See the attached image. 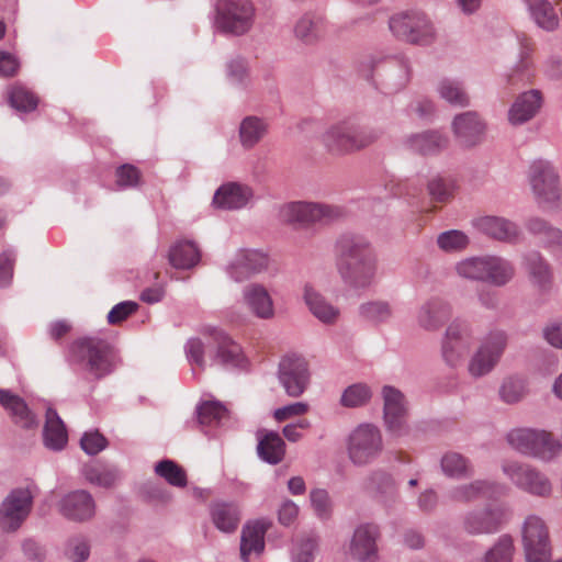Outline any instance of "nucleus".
Here are the masks:
<instances>
[{
    "instance_id": "nucleus-29",
    "label": "nucleus",
    "mask_w": 562,
    "mask_h": 562,
    "mask_svg": "<svg viewBox=\"0 0 562 562\" xmlns=\"http://www.w3.org/2000/svg\"><path fill=\"white\" fill-rule=\"evenodd\" d=\"M542 101V93L538 89L520 93L508 110V122L514 126L529 122L540 111Z\"/></svg>"
},
{
    "instance_id": "nucleus-40",
    "label": "nucleus",
    "mask_w": 562,
    "mask_h": 562,
    "mask_svg": "<svg viewBox=\"0 0 562 562\" xmlns=\"http://www.w3.org/2000/svg\"><path fill=\"white\" fill-rule=\"evenodd\" d=\"M257 452L262 461L279 464L285 456V442L278 432L268 431L259 439Z\"/></svg>"
},
{
    "instance_id": "nucleus-34",
    "label": "nucleus",
    "mask_w": 562,
    "mask_h": 562,
    "mask_svg": "<svg viewBox=\"0 0 562 562\" xmlns=\"http://www.w3.org/2000/svg\"><path fill=\"white\" fill-rule=\"evenodd\" d=\"M210 517L217 530L233 533L239 526L241 513L239 506L229 502H213L210 505Z\"/></svg>"
},
{
    "instance_id": "nucleus-19",
    "label": "nucleus",
    "mask_w": 562,
    "mask_h": 562,
    "mask_svg": "<svg viewBox=\"0 0 562 562\" xmlns=\"http://www.w3.org/2000/svg\"><path fill=\"white\" fill-rule=\"evenodd\" d=\"M457 142L464 148L481 144L484 139L486 124L475 111L457 114L451 123Z\"/></svg>"
},
{
    "instance_id": "nucleus-52",
    "label": "nucleus",
    "mask_w": 562,
    "mask_h": 562,
    "mask_svg": "<svg viewBox=\"0 0 562 562\" xmlns=\"http://www.w3.org/2000/svg\"><path fill=\"white\" fill-rule=\"evenodd\" d=\"M486 268V256L469 257L456 265V271L459 277L471 281H484V271Z\"/></svg>"
},
{
    "instance_id": "nucleus-9",
    "label": "nucleus",
    "mask_w": 562,
    "mask_h": 562,
    "mask_svg": "<svg viewBox=\"0 0 562 562\" xmlns=\"http://www.w3.org/2000/svg\"><path fill=\"white\" fill-rule=\"evenodd\" d=\"M201 333L211 339L209 356L212 366L227 370L246 367L247 361L241 347L225 330L214 326H204Z\"/></svg>"
},
{
    "instance_id": "nucleus-37",
    "label": "nucleus",
    "mask_w": 562,
    "mask_h": 562,
    "mask_svg": "<svg viewBox=\"0 0 562 562\" xmlns=\"http://www.w3.org/2000/svg\"><path fill=\"white\" fill-rule=\"evenodd\" d=\"M515 277L514 265L499 256L486 255V268L484 271V281L494 286H504Z\"/></svg>"
},
{
    "instance_id": "nucleus-62",
    "label": "nucleus",
    "mask_w": 562,
    "mask_h": 562,
    "mask_svg": "<svg viewBox=\"0 0 562 562\" xmlns=\"http://www.w3.org/2000/svg\"><path fill=\"white\" fill-rule=\"evenodd\" d=\"M82 450L89 456H95L108 446V440L99 431H87L80 439Z\"/></svg>"
},
{
    "instance_id": "nucleus-61",
    "label": "nucleus",
    "mask_w": 562,
    "mask_h": 562,
    "mask_svg": "<svg viewBox=\"0 0 562 562\" xmlns=\"http://www.w3.org/2000/svg\"><path fill=\"white\" fill-rule=\"evenodd\" d=\"M316 548L317 541L315 538L307 537L302 539L292 549L293 562H313Z\"/></svg>"
},
{
    "instance_id": "nucleus-30",
    "label": "nucleus",
    "mask_w": 562,
    "mask_h": 562,
    "mask_svg": "<svg viewBox=\"0 0 562 562\" xmlns=\"http://www.w3.org/2000/svg\"><path fill=\"white\" fill-rule=\"evenodd\" d=\"M0 405L9 413L12 422L25 429L38 426V420L25 401L10 390L0 389Z\"/></svg>"
},
{
    "instance_id": "nucleus-3",
    "label": "nucleus",
    "mask_w": 562,
    "mask_h": 562,
    "mask_svg": "<svg viewBox=\"0 0 562 562\" xmlns=\"http://www.w3.org/2000/svg\"><path fill=\"white\" fill-rule=\"evenodd\" d=\"M382 135L375 127L352 121H342L329 126L322 135V144L334 156H344L369 147Z\"/></svg>"
},
{
    "instance_id": "nucleus-28",
    "label": "nucleus",
    "mask_w": 562,
    "mask_h": 562,
    "mask_svg": "<svg viewBox=\"0 0 562 562\" xmlns=\"http://www.w3.org/2000/svg\"><path fill=\"white\" fill-rule=\"evenodd\" d=\"M252 195L254 192L247 184L227 182L215 191L212 205L220 210H239L247 205Z\"/></svg>"
},
{
    "instance_id": "nucleus-13",
    "label": "nucleus",
    "mask_w": 562,
    "mask_h": 562,
    "mask_svg": "<svg viewBox=\"0 0 562 562\" xmlns=\"http://www.w3.org/2000/svg\"><path fill=\"white\" fill-rule=\"evenodd\" d=\"M372 75L384 93L403 90L411 80V65L404 57H387L372 64Z\"/></svg>"
},
{
    "instance_id": "nucleus-35",
    "label": "nucleus",
    "mask_w": 562,
    "mask_h": 562,
    "mask_svg": "<svg viewBox=\"0 0 562 562\" xmlns=\"http://www.w3.org/2000/svg\"><path fill=\"white\" fill-rule=\"evenodd\" d=\"M498 487L499 486L496 483L485 480H476L471 483L453 487L449 492V497L454 502L468 504L484 497L493 496L497 492Z\"/></svg>"
},
{
    "instance_id": "nucleus-51",
    "label": "nucleus",
    "mask_w": 562,
    "mask_h": 562,
    "mask_svg": "<svg viewBox=\"0 0 562 562\" xmlns=\"http://www.w3.org/2000/svg\"><path fill=\"white\" fill-rule=\"evenodd\" d=\"M366 487L381 497H393L396 494V484L392 475L385 471H373L366 481Z\"/></svg>"
},
{
    "instance_id": "nucleus-32",
    "label": "nucleus",
    "mask_w": 562,
    "mask_h": 562,
    "mask_svg": "<svg viewBox=\"0 0 562 562\" xmlns=\"http://www.w3.org/2000/svg\"><path fill=\"white\" fill-rule=\"evenodd\" d=\"M243 299L250 312L261 319L274 315L273 302L267 289L259 283H250L243 290Z\"/></svg>"
},
{
    "instance_id": "nucleus-27",
    "label": "nucleus",
    "mask_w": 562,
    "mask_h": 562,
    "mask_svg": "<svg viewBox=\"0 0 562 562\" xmlns=\"http://www.w3.org/2000/svg\"><path fill=\"white\" fill-rule=\"evenodd\" d=\"M379 528L373 524L360 525L353 532L350 554L357 562H375Z\"/></svg>"
},
{
    "instance_id": "nucleus-18",
    "label": "nucleus",
    "mask_w": 562,
    "mask_h": 562,
    "mask_svg": "<svg viewBox=\"0 0 562 562\" xmlns=\"http://www.w3.org/2000/svg\"><path fill=\"white\" fill-rule=\"evenodd\" d=\"M505 521V513L499 507H485L467 512L462 517V529L471 536L497 532Z\"/></svg>"
},
{
    "instance_id": "nucleus-11",
    "label": "nucleus",
    "mask_w": 562,
    "mask_h": 562,
    "mask_svg": "<svg viewBox=\"0 0 562 562\" xmlns=\"http://www.w3.org/2000/svg\"><path fill=\"white\" fill-rule=\"evenodd\" d=\"M348 454L352 463L364 465L376 459L383 449L380 429L372 424H361L348 438Z\"/></svg>"
},
{
    "instance_id": "nucleus-49",
    "label": "nucleus",
    "mask_w": 562,
    "mask_h": 562,
    "mask_svg": "<svg viewBox=\"0 0 562 562\" xmlns=\"http://www.w3.org/2000/svg\"><path fill=\"white\" fill-rule=\"evenodd\" d=\"M527 393L526 380L517 375L505 378L498 390L499 398L506 404L520 402Z\"/></svg>"
},
{
    "instance_id": "nucleus-7",
    "label": "nucleus",
    "mask_w": 562,
    "mask_h": 562,
    "mask_svg": "<svg viewBox=\"0 0 562 562\" xmlns=\"http://www.w3.org/2000/svg\"><path fill=\"white\" fill-rule=\"evenodd\" d=\"M346 215L342 206L318 202L296 201L283 205L280 216L283 222L307 227L314 224L328 225Z\"/></svg>"
},
{
    "instance_id": "nucleus-21",
    "label": "nucleus",
    "mask_w": 562,
    "mask_h": 562,
    "mask_svg": "<svg viewBox=\"0 0 562 562\" xmlns=\"http://www.w3.org/2000/svg\"><path fill=\"white\" fill-rule=\"evenodd\" d=\"M473 225L480 233L497 241L517 244L522 238L519 225L503 216L484 215L475 218Z\"/></svg>"
},
{
    "instance_id": "nucleus-64",
    "label": "nucleus",
    "mask_w": 562,
    "mask_h": 562,
    "mask_svg": "<svg viewBox=\"0 0 562 562\" xmlns=\"http://www.w3.org/2000/svg\"><path fill=\"white\" fill-rule=\"evenodd\" d=\"M138 308V304L134 301H123L112 307L108 314V322L111 325H116L125 321L128 316L134 314Z\"/></svg>"
},
{
    "instance_id": "nucleus-54",
    "label": "nucleus",
    "mask_w": 562,
    "mask_h": 562,
    "mask_svg": "<svg viewBox=\"0 0 562 562\" xmlns=\"http://www.w3.org/2000/svg\"><path fill=\"white\" fill-rule=\"evenodd\" d=\"M372 396L371 389L364 383L349 385L341 394L340 404L353 408L366 405Z\"/></svg>"
},
{
    "instance_id": "nucleus-56",
    "label": "nucleus",
    "mask_w": 562,
    "mask_h": 562,
    "mask_svg": "<svg viewBox=\"0 0 562 562\" xmlns=\"http://www.w3.org/2000/svg\"><path fill=\"white\" fill-rule=\"evenodd\" d=\"M525 227L530 235L539 238L543 248L547 247L549 240L559 229V227L553 226L550 222L539 216L529 217L525 223Z\"/></svg>"
},
{
    "instance_id": "nucleus-12",
    "label": "nucleus",
    "mask_w": 562,
    "mask_h": 562,
    "mask_svg": "<svg viewBox=\"0 0 562 562\" xmlns=\"http://www.w3.org/2000/svg\"><path fill=\"white\" fill-rule=\"evenodd\" d=\"M33 495L27 487L13 488L0 504V529L14 532L31 514Z\"/></svg>"
},
{
    "instance_id": "nucleus-53",
    "label": "nucleus",
    "mask_w": 562,
    "mask_h": 562,
    "mask_svg": "<svg viewBox=\"0 0 562 562\" xmlns=\"http://www.w3.org/2000/svg\"><path fill=\"white\" fill-rule=\"evenodd\" d=\"M9 102L20 112H32L38 105V98L23 86H13L9 92Z\"/></svg>"
},
{
    "instance_id": "nucleus-20",
    "label": "nucleus",
    "mask_w": 562,
    "mask_h": 562,
    "mask_svg": "<svg viewBox=\"0 0 562 562\" xmlns=\"http://www.w3.org/2000/svg\"><path fill=\"white\" fill-rule=\"evenodd\" d=\"M269 257L256 249H240L229 262L226 270L236 282L245 281L268 269Z\"/></svg>"
},
{
    "instance_id": "nucleus-6",
    "label": "nucleus",
    "mask_w": 562,
    "mask_h": 562,
    "mask_svg": "<svg viewBox=\"0 0 562 562\" xmlns=\"http://www.w3.org/2000/svg\"><path fill=\"white\" fill-rule=\"evenodd\" d=\"M509 446L519 453L550 461L562 450L561 442L546 430L532 428H517L507 434Z\"/></svg>"
},
{
    "instance_id": "nucleus-63",
    "label": "nucleus",
    "mask_w": 562,
    "mask_h": 562,
    "mask_svg": "<svg viewBox=\"0 0 562 562\" xmlns=\"http://www.w3.org/2000/svg\"><path fill=\"white\" fill-rule=\"evenodd\" d=\"M184 349L189 362L204 370L206 361L204 358L205 347L202 340L200 338H191L187 341Z\"/></svg>"
},
{
    "instance_id": "nucleus-17",
    "label": "nucleus",
    "mask_w": 562,
    "mask_h": 562,
    "mask_svg": "<svg viewBox=\"0 0 562 562\" xmlns=\"http://www.w3.org/2000/svg\"><path fill=\"white\" fill-rule=\"evenodd\" d=\"M278 378L289 396H301L310 382L307 361L296 355L283 357L279 363Z\"/></svg>"
},
{
    "instance_id": "nucleus-60",
    "label": "nucleus",
    "mask_w": 562,
    "mask_h": 562,
    "mask_svg": "<svg viewBox=\"0 0 562 562\" xmlns=\"http://www.w3.org/2000/svg\"><path fill=\"white\" fill-rule=\"evenodd\" d=\"M116 184L120 188H135L140 181V171L137 167L131 164H124L117 167L115 171Z\"/></svg>"
},
{
    "instance_id": "nucleus-16",
    "label": "nucleus",
    "mask_w": 562,
    "mask_h": 562,
    "mask_svg": "<svg viewBox=\"0 0 562 562\" xmlns=\"http://www.w3.org/2000/svg\"><path fill=\"white\" fill-rule=\"evenodd\" d=\"M472 331L470 325L461 319H454L446 329L441 344L445 361L456 367L469 352L472 346Z\"/></svg>"
},
{
    "instance_id": "nucleus-38",
    "label": "nucleus",
    "mask_w": 562,
    "mask_h": 562,
    "mask_svg": "<svg viewBox=\"0 0 562 562\" xmlns=\"http://www.w3.org/2000/svg\"><path fill=\"white\" fill-rule=\"evenodd\" d=\"M44 443L52 450H61L68 440L66 427L53 408L46 411V422L43 429Z\"/></svg>"
},
{
    "instance_id": "nucleus-39",
    "label": "nucleus",
    "mask_w": 562,
    "mask_h": 562,
    "mask_svg": "<svg viewBox=\"0 0 562 562\" xmlns=\"http://www.w3.org/2000/svg\"><path fill=\"white\" fill-rule=\"evenodd\" d=\"M304 299L312 314L322 323L334 324L338 319L339 308L312 288H305Z\"/></svg>"
},
{
    "instance_id": "nucleus-36",
    "label": "nucleus",
    "mask_w": 562,
    "mask_h": 562,
    "mask_svg": "<svg viewBox=\"0 0 562 562\" xmlns=\"http://www.w3.org/2000/svg\"><path fill=\"white\" fill-rule=\"evenodd\" d=\"M535 24L546 31L553 32L560 26V18L549 0H522Z\"/></svg>"
},
{
    "instance_id": "nucleus-1",
    "label": "nucleus",
    "mask_w": 562,
    "mask_h": 562,
    "mask_svg": "<svg viewBox=\"0 0 562 562\" xmlns=\"http://www.w3.org/2000/svg\"><path fill=\"white\" fill-rule=\"evenodd\" d=\"M334 256L337 272L347 288L367 290L374 283L378 255L364 235L353 232L340 234L334 244Z\"/></svg>"
},
{
    "instance_id": "nucleus-8",
    "label": "nucleus",
    "mask_w": 562,
    "mask_h": 562,
    "mask_svg": "<svg viewBox=\"0 0 562 562\" xmlns=\"http://www.w3.org/2000/svg\"><path fill=\"white\" fill-rule=\"evenodd\" d=\"M215 11L214 26L223 34L240 36L252 26L255 10L248 0H218Z\"/></svg>"
},
{
    "instance_id": "nucleus-15",
    "label": "nucleus",
    "mask_w": 562,
    "mask_h": 562,
    "mask_svg": "<svg viewBox=\"0 0 562 562\" xmlns=\"http://www.w3.org/2000/svg\"><path fill=\"white\" fill-rule=\"evenodd\" d=\"M522 542L527 562H548L551 557L549 532L544 521L530 515L522 526Z\"/></svg>"
},
{
    "instance_id": "nucleus-59",
    "label": "nucleus",
    "mask_w": 562,
    "mask_h": 562,
    "mask_svg": "<svg viewBox=\"0 0 562 562\" xmlns=\"http://www.w3.org/2000/svg\"><path fill=\"white\" fill-rule=\"evenodd\" d=\"M311 505L321 519H328L331 515V501L324 488H314L310 493Z\"/></svg>"
},
{
    "instance_id": "nucleus-14",
    "label": "nucleus",
    "mask_w": 562,
    "mask_h": 562,
    "mask_svg": "<svg viewBox=\"0 0 562 562\" xmlns=\"http://www.w3.org/2000/svg\"><path fill=\"white\" fill-rule=\"evenodd\" d=\"M502 470L518 488L529 494L547 497L552 492L549 479L529 464L506 461L503 463Z\"/></svg>"
},
{
    "instance_id": "nucleus-10",
    "label": "nucleus",
    "mask_w": 562,
    "mask_h": 562,
    "mask_svg": "<svg viewBox=\"0 0 562 562\" xmlns=\"http://www.w3.org/2000/svg\"><path fill=\"white\" fill-rule=\"evenodd\" d=\"M507 341L506 331L502 329L491 330L469 361L468 371L470 375L481 378L492 372L499 362L507 347Z\"/></svg>"
},
{
    "instance_id": "nucleus-46",
    "label": "nucleus",
    "mask_w": 562,
    "mask_h": 562,
    "mask_svg": "<svg viewBox=\"0 0 562 562\" xmlns=\"http://www.w3.org/2000/svg\"><path fill=\"white\" fill-rule=\"evenodd\" d=\"M437 92L441 99L454 106L465 108L470 104V98L461 81L443 78L438 82Z\"/></svg>"
},
{
    "instance_id": "nucleus-25",
    "label": "nucleus",
    "mask_w": 562,
    "mask_h": 562,
    "mask_svg": "<svg viewBox=\"0 0 562 562\" xmlns=\"http://www.w3.org/2000/svg\"><path fill=\"white\" fill-rule=\"evenodd\" d=\"M382 397L385 425L391 432L400 436L403 432L406 414L405 396L394 386L385 385L382 389Z\"/></svg>"
},
{
    "instance_id": "nucleus-2",
    "label": "nucleus",
    "mask_w": 562,
    "mask_h": 562,
    "mask_svg": "<svg viewBox=\"0 0 562 562\" xmlns=\"http://www.w3.org/2000/svg\"><path fill=\"white\" fill-rule=\"evenodd\" d=\"M114 359L112 345L105 339L92 336L74 340L66 353V360L70 364L80 366L97 380L113 371Z\"/></svg>"
},
{
    "instance_id": "nucleus-22",
    "label": "nucleus",
    "mask_w": 562,
    "mask_h": 562,
    "mask_svg": "<svg viewBox=\"0 0 562 562\" xmlns=\"http://www.w3.org/2000/svg\"><path fill=\"white\" fill-rule=\"evenodd\" d=\"M452 316L451 304L438 296L425 301L417 310L416 322L426 331L439 330Z\"/></svg>"
},
{
    "instance_id": "nucleus-58",
    "label": "nucleus",
    "mask_w": 562,
    "mask_h": 562,
    "mask_svg": "<svg viewBox=\"0 0 562 562\" xmlns=\"http://www.w3.org/2000/svg\"><path fill=\"white\" fill-rule=\"evenodd\" d=\"M427 189L434 201L447 202L453 194L454 181L451 178L436 176L429 180Z\"/></svg>"
},
{
    "instance_id": "nucleus-33",
    "label": "nucleus",
    "mask_w": 562,
    "mask_h": 562,
    "mask_svg": "<svg viewBox=\"0 0 562 562\" xmlns=\"http://www.w3.org/2000/svg\"><path fill=\"white\" fill-rule=\"evenodd\" d=\"M270 524L266 520L247 522L240 536V558L248 562L251 552L260 553L265 549V533Z\"/></svg>"
},
{
    "instance_id": "nucleus-44",
    "label": "nucleus",
    "mask_w": 562,
    "mask_h": 562,
    "mask_svg": "<svg viewBox=\"0 0 562 562\" xmlns=\"http://www.w3.org/2000/svg\"><path fill=\"white\" fill-rule=\"evenodd\" d=\"M195 413L202 427H218L228 418L226 407L216 401L201 403L196 406Z\"/></svg>"
},
{
    "instance_id": "nucleus-5",
    "label": "nucleus",
    "mask_w": 562,
    "mask_h": 562,
    "mask_svg": "<svg viewBox=\"0 0 562 562\" xmlns=\"http://www.w3.org/2000/svg\"><path fill=\"white\" fill-rule=\"evenodd\" d=\"M392 34L405 43L429 46L437 40V30L431 19L422 11H405L389 20Z\"/></svg>"
},
{
    "instance_id": "nucleus-4",
    "label": "nucleus",
    "mask_w": 562,
    "mask_h": 562,
    "mask_svg": "<svg viewBox=\"0 0 562 562\" xmlns=\"http://www.w3.org/2000/svg\"><path fill=\"white\" fill-rule=\"evenodd\" d=\"M528 179L536 202L542 210L557 211L561 207L562 188L560 177L549 160H533L529 167Z\"/></svg>"
},
{
    "instance_id": "nucleus-57",
    "label": "nucleus",
    "mask_w": 562,
    "mask_h": 562,
    "mask_svg": "<svg viewBox=\"0 0 562 562\" xmlns=\"http://www.w3.org/2000/svg\"><path fill=\"white\" fill-rule=\"evenodd\" d=\"M469 243V237L458 229L442 232L437 237L439 248L446 252L461 251L468 247Z\"/></svg>"
},
{
    "instance_id": "nucleus-26",
    "label": "nucleus",
    "mask_w": 562,
    "mask_h": 562,
    "mask_svg": "<svg viewBox=\"0 0 562 562\" xmlns=\"http://www.w3.org/2000/svg\"><path fill=\"white\" fill-rule=\"evenodd\" d=\"M61 515L74 521H86L95 514L92 495L85 490H77L65 495L59 503Z\"/></svg>"
},
{
    "instance_id": "nucleus-23",
    "label": "nucleus",
    "mask_w": 562,
    "mask_h": 562,
    "mask_svg": "<svg viewBox=\"0 0 562 562\" xmlns=\"http://www.w3.org/2000/svg\"><path fill=\"white\" fill-rule=\"evenodd\" d=\"M522 267L530 282L540 293H549L554 283L553 269L547 258L538 250H530L522 256Z\"/></svg>"
},
{
    "instance_id": "nucleus-55",
    "label": "nucleus",
    "mask_w": 562,
    "mask_h": 562,
    "mask_svg": "<svg viewBox=\"0 0 562 562\" xmlns=\"http://www.w3.org/2000/svg\"><path fill=\"white\" fill-rule=\"evenodd\" d=\"M514 541L509 535H502L485 555L484 562H512Z\"/></svg>"
},
{
    "instance_id": "nucleus-24",
    "label": "nucleus",
    "mask_w": 562,
    "mask_h": 562,
    "mask_svg": "<svg viewBox=\"0 0 562 562\" xmlns=\"http://www.w3.org/2000/svg\"><path fill=\"white\" fill-rule=\"evenodd\" d=\"M517 42L519 45L518 59L507 75V82L512 86L530 82L535 76V64L532 60L535 43L532 38L525 33H518Z\"/></svg>"
},
{
    "instance_id": "nucleus-42",
    "label": "nucleus",
    "mask_w": 562,
    "mask_h": 562,
    "mask_svg": "<svg viewBox=\"0 0 562 562\" xmlns=\"http://www.w3.org/2000/svg\"><path fill=\"white\" fill-rule=\"evenodd\" d=\"M268 132V123L258 116H246L239 125V138L244 148H252Z\"/></svg>"
},
{
    "instance_id": "nucleus-31",
    "label": "nucleus",
    "mask_w": 562,
    "mask_h": 562,
    "mask_svg": "<svg viewBox=\"0 0 562 562\" xmlns=\"http://www.w3.org/2000/svg\"><path fill=\"white\" fill-rule=\"evenodd\" d=\"M448 145V136L437 130L412 134L405 139V146L409 150L423 156L438 155L447 149Z\"/></svg>"
},
{
    "instance_id": "nucleus-43",
    "label": "nucleus",
    "mask_w": 562,
    "mask_h": 562,
    "mask_svg": "<svg viewBox=\"0 0 562 562\" xmlns=\"http://www.w3.org/2000/svg\"><path fill=\"white\" fill-rule=\"evenodd\" d=\"M81 473L90 484L104 488L112 487L120 477L119 471L115 468L100 463L85 464Z\"/></svg>"
},
{
    "instance_id": "nucleus-45",
    "label": "nucleus",
    "mask_w": 562,
    "mask_h": 562,
    "mask_svg": "<svg viewBox=\"0 0 562 562\" xmlns=\"http://www.w3.org/2000/svg\"><path fill=\"white\" fill-rule=\"evenodd\" d=\"M441 470L446 476L457 480L473 475V467L470 461L458 452H447L440 461Z\"/></svg>"
},
{
    "instance_id": "nucleus-41",
    "label": "nucleus",
    "mask_w": 562,
    "mask_h": 562,
    "mask_svg": "<svg viewBox=\"0 0 562 562\" xmlns=\"http://www.w3.org/2000/svg\"><path fill=\"white\" fill-rule=\"evenodd\" d=\"M168 257L176 269H190L200 261V251L192 241H178L170 248Z\"/></svg>"
},
{
    "instance_id": "nucleus-48",
    "label": "nucleus",
    "mask_w": 562,
    "mask_h": 562,
    "mask_svg": "<svg viewBox=\"0 0 562 562\" xmlns=\"http://www.w3.org/2000/svg\"><path fill=\"white\" fill-rule=\"evenodd\" d=\"M360 317L372 325L387 323L393 316V310L387 301L375 300L364 302L359 306Z\"/></svg>"
},
{
    "instance_id": "nucleus-50",
    "label": "nucleus",
    "mask_w": 562,
    "mask_h": 562,
    "mask_svg": "<svg viewBox=\"0 0 562 562\" xmlns=\"http://www.w3.org/2000/svg\"><path fill=\"white\" fill-rule=\"evenodd\" d=\"M155 473L162 477L168 484L176 487L187 486V473L173 460L164 459L156 463Z\"/></svg>"
},
{
    "instance_id": "nucleus-47",
    "label": "nucleus",
    "mask_w": 562,
    "mask_h": 562,
    "mask_svg": "<svg viewBox=\"0 0 562 562\" xmlns=\"http://www.w3.org/2000/svg\"><path fill=\"white\" fill-rule=\"evenodd\" d=\"M322 19L311 13L302 15L294 25V35L305 44L317 42L323 34Z\"/></svg>"
}]
</instances>
